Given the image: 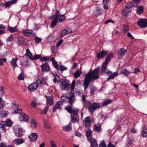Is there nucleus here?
Segmentation results:
<instances>
[{
  "label": "nucleus",
  "mask_w": 147,
  "mask_h": 147,
  "mask_svg": "<svg viewBox=\"0 0 147 147\" xmlns=\"http://www.w3.org/2000/svg\"><path fill=\"white\" fill-rule=\"evenodd\" d=\"M76 101L75 96H70L67 102L70 104L68 105L65 108L66 110L71 114V122L73 123L78 122L79 121V118L78 115V113L79 110L77 108H72L73 104Z\"/></svg>",
  "instance_id": "obj_1"
},
{
  "label": "nucleus",
  "mask_w": 147,
  "mask_h": 147,
  "mask_svg": "<svg viewBox=\"0 0 147 147\" xmlns=\"http://www.w3.org/2000/svg\"><path fill=\"white\" fill-rule=\"evenodd\" d=\"M99 70V68L97 67L94 71H90L86 75L85 80L83 84L85 91L88 88L91 80H96L99 78L98 72Z\"/></svg>",
  "instance_id": "obj_2"
},
{
  "label": "nucleus",
  "mask_w": 147,
  "mask_h": 147,
  "mask_svg": "<svg viewBox=\"0 0 147 147\" xmlns=\"http://www.w3.org/2000/svg\"><path fill=\"white\" fill-rule=\"evenodd\" d=\"M53 103V100L52 97L51 96H48L47 97V104L43 110L41 111V114L46 115L49 109L48 104L51 105Z\"/></svg>",
  "instance_id": "obj_3"
},
{
  "label": "nucleus",
  "mask_w": 147,
  "mask_h": 147,
  "mask_svg": "<svg viewBox=\"0 0 147 147\" xmlns=\"http://www.w3.org/2000/svg\"><path fill=\"white\" fill-rule=\"evenodd\" d=\"M59 84L62 90H68L69 89V84L64 80H61L59 81Z\"/></svg>",
  "instance_id": "obj_4"
},
{
  "label": "nucleus",
  "mask_w": 147,
  "mask_h": 147,
  "mask_svg": "<svg viewBox=\"0 0 147 147\" xmlns=\"http://www.w3.org/2000/svg\"><path fill=\"white\" fill-rule=\"evenodd\" d=\"M100 107V105L99 103L94 102L92 104L90 105L88 107V109L90 112L93 113L96 109L99 108Z\"/></svg>",
  "instance_id": "obj_5"
},
{
  "label": "nucleus",
  "mask_w": 147,
  "mask_h": 147,
  "mask_svg": "<svg viewBox=\"0 0 147 147\" xmlns=\"http://www.w3.org/2000/svg\"><path fill=\"white\" fill-rule=\"evenodd\" d=\"M22 32L26 37H32L34 36L35 35L33 31L27 29L23 30L22 31Z\"/></svg>",
  "instance_id": "obj_6"
},
{
  "label": "nucleus",
  "mask_w": 147,
  "mask_h": 147,
  "mask_svg": "<svg viewBox=\"0 0 147 147\" xmlns=\"http://www.w3.org/2000/svg\"><path fill=\"white\" fill-rule=\"evenodd\" d=\"M108 64L103 63H102L101 69V74L103 75L104 74H110L111 73V72L107 68Z\"/></svg>",
  "instance_id": "obj_7"
},
{
  "label": "nucleus",
  "mask_w": 147,
  "mask_h": 147,
  "mask_svg": "<svg viewBox=\"0 0 147 147\" xmlns=\"http://www.w3.org/2000/svg\"><path fill=\"white\" fill-rule=\"evenodd\" d=\"M14 131L15 135L18 137H21L23 135L22 129L17 127H14Z\"/></svg>",
  "instance_id": "obj_8"
},
{
  "label": "nucleus",
  "mask_w": 147,
  "mask_h": 147,
  "mask_svg": "<svg viewBox=\"0 0 147 147\" xmlns=\"http://www.w3.org/2000/svg\"><path fill=\"white\" fill-rule=\"evenodd\" d=\"M38 85V82L37 81L34 82L29 85L28 89L30 92H33L37 88Z\"/></svg>",
  "instance_id": "obj_9"
},
{
  "label": "nucleus",
  "mask_w": 147,
  "mask_h": 147,
  "mask_svg": "<svg viewBox=\"0 0 147 147\" xmlns=\"http://www.w3.org/2000/svg\"><path fill=\"white\" fill-rule=\"evenodd\" d=\"M137 24L138 26H139L143 28L147 27V19H140L137 21Z\"/></svg>",
  "instance_id": "obj_10"
},
{
  "label": "nucleus",
  "mask_w": 147,
  "mask_h": 147,
  "mask_svg": "<svg viewBox=\"0 0 147 147\" xmlns=\"http://www.w3.org/2000/svg\"><path fill=\"white\" fill-rule=\"evenodd\" d=\"M91 120V117H87L84 118L83 120V125L86 127H89L90 126Z\"/></svg>",
  "instance_id": "obj_11"
},
{
  "label": "nucleus",
  "mask_w": 147,
  "mask_h": 147,
  "mask_svg": "<svg viewBox=\"0 0 147 147\" xmlns=\"http://www.w3.org/2000/svg\"><path fill=\"white\" fill-rule=\"evenodd\" d=\"M108 53L107 51L102 50L100 52L97 53L96 56L98 59L102 58L106 56Z\"/></svg>",
  "instance_id": "obj_12"
},
{
  "label": "nucleus",
  "mask_w": 147,
  "mask_h": 147,
  "mask_svg": "<svg viewBox=\"0 0 147 147\" xmlns=\"http://www.w3.org/2000/svg\"><path fill=\"white\" fill-rule=\"evenodd\" d=\"M16 2V1L15 0H12L11 1L7 2L4 3L2 4L1 6L7 8L9 7L13 4L15 3Z\"/></svg>",
  "instance_id": "obj_13"
},
{
  "label": "nucleus",
  "mask_w": 147,
  "mask_h": 147,
  "mask_svg": "<svg viewBox=\"0 0 147 147\" xmlns=\"http://www.w3.org/2000/svg\"><path fill=\"white\" fill-rule=\"evenodd\" d=\"M42 70L43 72H48L49 70V66L48 63L46 62L41 66Z\"/></svg>",
  "instance_id": "obj_14"
},
{
  "label": "nucleus",
  "mask_w": 147,
  "mask_h": 147,
  "mask_svg": "<svg viewBox=\"0 0 147 147\" xmlns=\"http://www.w3.org/2000/svg\"><path fill=\"white\" fill-rule=\"evenodd\" d=\"M72 32V31L71 28H66L62 31L60 36L61 37H63L66 35L71 33Z\"/></svg>",
  "instance_id": "obj_15"
},
{
  "label": "nucleus",
  "mask_w": 147,
  "mask_h": 147,
  "mask_svg": "<svg viewBox=\"0 0 147 147\" xmlns=\"http://www.w3.org/2000/svg\"><path fill=\"white\" fill-rule=\"evenodd\" d=\"M38 137V135L36 133H32L30 136H28V138L31 141L35 142Z\"/></svg>",
  "instance_id": "obj_16"
},
{
  "label": "nucleus",
  "mask_w": 147,
  "mask_h": 147,
  "mask_svg": "<svg viewBox=\"0 0 147 147\" xmlns=\"http://www.w3.org/2000/svg\"><path fill=\"white\" fill-rule=\"evenodd\" d=\"M96 9L94 11V14L96 16H97L100 15L102 12V10L98 6L96 7Z\"/></svg>",
  "instance_id": "obj_17"
},
{
  "label": "nucleus",
  "mask_w": 147,
  "mask_h": 147,
  "mask_svg": "<svg viewBox=\"0 0 147 147\" xmlns=\"http://www.w3.org/2000/svg\"><path fill=\"white\" fill-rule=\"evenodd\" d=\"M126 51V49L123 48H121L118 50L117 54L119 57H121L124 55Z\"/></svg>",
  "instance_id": "obj_18"
},
{
  "label": "nucleus",
  "mask_w": 147,
  "mask_h": 147,
  "mask_svg": "<svg viewBox=\"0 0 147 147\" xmlns=\"http://www.w3.org/2000/svg\"><path fill=\"white\" fill-rule=\"evenodd\" d=\"M113 54L112 53H109L107 56L105 61L103 62L108 64V63L111 61V58H113Z\"/></svg>",
  "instance_id": "obj_19"
},
{
  "label": "nucleus",
  "mask_w": 147,
  "mask_h": 147,
  "mask_svg": "<svg viewBox=\"0 0 147 147\" xmlns=\"http://www.w3.org/2000/svg\"><path fill=\"white\" fill-rule=\"evenodd\" d=\"M90 142L91 146H95V147H98V145L97 143L96 140L94 138H92L88 140Z\"/></svg>",
  "instance_id": "obj_20"
},
{
  "label": "nucleus",
  "mask_w": 147,
  "mask_h": 147,
  "mask_svg": "<svg viewBox=\"0 0 147 147\" xmlns=\"http://www.w3.org/2000/svg\"><path fill=\"white\" fill-rule=\"evenodd\" d=\"M13 142L15 144L18 145L23 143L25 141L23 138H19L15 139Z\"/></svg>",
  "instance_id": "obj_21"
},
{
  "label": "nucleus",
  "mask_w": 147,
  "mask_h": 147,
  "mask_svg": "<svg viewBox=\"0 0 147 147\" xmlns=\"http://www.w3.org/2000/svg\"><path fill=\"white\" fill-rule=\"evenodd\" d=\"M66 17L64 15H59V16L56 18L59 22H63L65 19Z\"/></svg>",
  "instance_id": "obj_22"
},
{
  "label": "nucleus",
  "mask_w": 147,
  "mask_h": 147,
  "mask_svg": "<svg viewBox=\"0 0 147 147\" xmlns=\"http://www.w3.org/2000/svg\"><path fill=\"white\" fill-rule=\"evenodd\" d=\"M72 128L71 123H69L68 125L64 126L63 129L66 131H71Z\"/></svg>",
  "instance_id": "obj_23"
},
{
  "label": "nucleus",
  "mask_w": 147,
  "mask_h": 147,
  "mask_svg": "<svg viewBox=\"0 0 147 147\" xmlns=\"http://www.w3.org/2000/svg\"><path fill=\"white\" fill-rule=\"evenodd\" d=\"M17 59V58H13L11 60L10 63V65L13 67L14 69L16 67L18 66L16 64Z\"/></svg>",
  "instance_id": "obj_24"
},
{
  "label": "nucleus",
  "mask_w": 147,
  "mask_h": 147,
  "mask_svg": "<svg viewBox=\"0 0 147 147\" xmlns=\"http://www.w3.org/2000/svg\"><path fill=\"white\" fill-rule=\"evenodd\" d=\"M92 131L89 129H87L86 130V135L88 140L92 138Z\"/></svg>",
  "instance_id": "obj_25"
},
{
  "label": "nucleus",
  "mask_w": 147,
  "mask_h": 147,
  "mask_svg": "<svg viewBox=\"0 0 147 147\" xmlns=\"http://www.w3.org/2000/svg\"><path fill=\"white\" fill-rule=\"evenodd\" d=\"M7 29L9 32L11 33L15 32L18 31V30L17 28V26H15L14 27L9 26L7 28Z\"/></svg>",
  "instance_id": "obj_26"
},
{
  "label": "nucleus",
  "mask_w": 147,
  "mask_h": 147,
  "mask_svg": "<svg viewBox=\"0 0 147 147\" xmlns=\"http://www.w3.org/2000/svg\"><path fill=\"white\" fill-rule=\"evenodd\" d=\"M69 96L67 94H63L61 97V99L62 102H67Z\"/></svg>",
  "instance_id": "obj_27"
},
{
  "label": "nucleus",
  "mask_w": 147,
  "mask_h": 147,
  "mask_svg": "<svg viewBox=\"0 0 147 147\" xmlns=\"http://www.w3.org/2000/svg\"><path fill=\"white\" fill-rule=\"evenodd\" d=\"M5 123L4 121H2L0 122V129L2 132H3L5 129Z\"/></svg>",
  "instance_id": "obj_28"
},
{
  "label": "nucleus",
  "mask_w": 147,
  "mask_h": 147,
  "mask_svg": "<svg viewBox=\"0 0 147 147\" xmlns=\"http://www.w3.org/2000/svg\"><path fill=\"white\" fill-rule=\"evenodd\" d=\"M21 118L23 120L28 121L29 118V117L25 113H22L20 115Z\"/></svg>",
  "instance_id": "obj_29"
},
{
  "label": "nucleus",
  "mask_w": 147,
  "mask_h": 147,
  "mask_svg": "<svg viewBox=\"0 0 147 147\" xmlns=\"http://www.w3.org/2000/svg\"><path fill=\"white\" fill-rule=\"evenodd\" d=\"M94 130L96 132H99L101 130V125L100 123L95 125L94 126Z\"/></svg>",
  "instance_id": "obj_30"
},
{
  "label": "nucleus",
  "mask_w": 147,
  "mask_h": 147,
  "mask_svg": "<svg viewBox=\"0 0 147 147\" xmlns=\"http://www.w3.org/2000/svg\"><path fill=\"white\" fill-rule=\"evenodd\" d=\"M144 8L142 6H138L137 8V13L138 14H140L143 11Z\"/></svg>",
  "instance_id": "obj_31"
},
{
  "label": "nucleus",
  "mask_w": 147,
  "mask_h": 147,
  "mask_svg": "<svg viewBox=\"0 0 147 147\" xmlns=\"http://www.w3.org/2000/svg\"><path fill=\"white\" fill-rule=\"evenodd\" d=\"M36 81L38 82L41 84H44L46 83L45 80L41 77H39L37 79Z\"/></svg>",
  "instance_id": "obj_32"
},
{
  "label": "nucleus",
  "mask_w": 147,
  "mask_h": 147,
  "mask_svg": "<svg viewBox=\"0 0 147 147\" xmlns=\"http://www.w3.org/2000/svg\"><path fill=\"white\" fill-rule=\"evenodd\" d=\"M141 135L143 137H146L147 136V127H144L142 130Z\"/></svg>",
  "instance_id": "obj_33"
},
{
  "label": "nucleus",
  "mask_w": 147,
  "mask_h": 147,
  "mask_svg": "<svg viewBox=\"0 0 147 147\" xmlns=\"http://www.w3.org/2000/svg\"><path fill=\"white\" fill-rule=\"evenodd\" d=\"M63 104L61 101H57L56 104L55 106L58 109H62V107L63 106Z\"/></svg>",
  "instance_id": "obj_34"
},
{
  "label": "nucleus",
  "mask_w": 147,
  "mask_h": 147,
  "mask_svg": "<svg viewBox=\"0 0 147 147\" xmlns=\"http://www.w3.org/2000/svg\"><path fill=\"white\" fill-rule=\"evenodd\" d=\"M118 73L117 71H116L113 73L111 74V75L107 78V80H109L110 79H113L118 74Z\"/></svg>",
  "instance_id": "obj_35"
},
{
  "label": "nucleus",
  "mask_w": 147,
  "mask_h": 147,
  "mask_svg": "<svg viewBox=\"0 0 147 147\" xmlns=\"http://www.w3.org/2000/svg\"><path fill=\"white\" fill-rule=\"evenodd\" d=\"M112 102V100L110 99H108L106 100H105L103 102L102 104V106H106L107 105L111 103Z\"/></svg>",
  "instance_id": "obj_36"
},
{
  "label": "nucleus",
  "mask_w": 147,
  "mask_h": 147,
  "mask_svg": "<svg viewBox=\"0 0 147 147\" xmlns=\"http://www.w3.org/2000/svg\"><path fill=\"white\" fill-rule=\"evenodd\" d=\"M90 95H92L94 93L96 90V87L92 86L90 87Z\"/></svg>",
  "instance_id": "obj_37"
},
{
  "label": "nucleus",
  "mask_w": 147,
  "mask_h": 147,
  "mask_svg": "<svg viewBox=\"0 0 147 147\" xmlns=\"http://www.w3.org/2000/svg\"><path fill=\"white\" fill-rule=\"evenodd\" d=\"M30 123L31 124V127L34 128L36 127V121L33 119H31L30 121Z\"/></svg>",
  "instance_id": "obj_38"
},
{
  "label": "nucleus",
  "mask_w": 147,
  "mask_h": 147,
  "mask_svg": "<svg viewBox=\"0 0 147 147\" xmlns=\"http://www.w3.org/2000/svg\"><path fill=\"white\" fill-rule=\"evenodd\" d=\"M134 6L133 3L132 2H130L127 3L125 6V8L126 9L131 8Z\"/></svg>",
  "instance_id": "obj_39"
},
{
  "label": "nucleus",
  "mask_w": 147,
  "mask_h": 147,
  "mask_svg": "<svg viewBox=\"0 0 147 147\" xmlns=\"http://www.w3.org/2000/svg\"><path fill=\"white\" fill-rule=\"evenodd\" d=\"M5 123V126L8 127H10L12 124V121L9 119H8L6 120Z\"/></svg>",
  "instance_id": "obj_40"
},
{
  "label": "nucleus",
  "mask_w": 147,
  "mask_h": 147,
  "mask_svg": "<svg viewBox=\"0 0 147 147\" xmlns=\"http://www.w3.org/2000/svg\"><path fill=\"white\" fill-rule=\"evenodd\" d=\"M121 73L126 76H128L129 73V71L126 69L121 71Z\"/></svg>",
  "instance_id": "obj_41"
},
{
  "label": "nucleus",
  "mask_w": 147,
  "mask_h": 147,
  "mask_svg": "<svg viewBox=\"0 0 147 147\" xmlns=\"http://www.w3.org/2000/svg\"><path fill=\"white\" fill-rule=\"evenodd\" d=\"M41 57V55L36 54L34 56H33L31 57H30V59L32 60H36L39 58L40 59Z\"/></svg>",
  "instance_id": "obj_42"
},
{
  "label": "nucleus",
  "mask_w": 147,
  "mask_h": 147,
  "mask_svg": "<svg viewBox=\"0 0 147 147\" xmlns=\"http://www.w3.org/2000/svg\"><path fill=\"white\" fill-rule=\"evenodd\" d=\"M54 19L51 22L50 25V27L52 28L54 27L55 26L57 22H58L56 18Z\"/></svg>",
  "instance_id": "obj_43"
},
{
  "label": "nucleus",
  "mask_w": 147,
  "mask_h": 147,
  "mask_svg": "<svg viewBox=\"0 0 147 147\" xmlns=\"http://www.w3.org/2000/svg\"><path fill=\"white\" fill-rule=\"evenodd\" d=\"M81 73V71L79 70H77L75 73L74 76L75 78H78L80 77Z\"/></svg>",
  "instance_id": "obj_44"
},
{
  "label": "nucleus",
  "mask_w": 147,
  "mask_h": 147,
  "mask_svg": "<svg viewBox=\"0 0 147 147\" xmlns=\"http://www.w3.org/2000/svg\"><path fill=\"white\" fill-rule=\"evenodd\" d=\"M59 12L58 10H56L54 15L53 16H52L51 17H50V18L51 19H53L57 18L59 15Z\"/></svg>",
  "instance_id": "obj_45"
},
{
  "label": "nucleus",
  "mask_w": 147,
  "mask_h": 147,
  "mask_svg": "<svg viewBox=\"0 0 147 147\" xmlns=\"http://www.w3.org/2000/svg\"><path fill=\"white\" fill-rule=\"evenodd\" d=\"M19 42L22 44H23L25 42V38L22 37H20L18 38Z\"/></svg>",
  "instance_id": "obj_46"
},
{
  "label": "nucleus",
  "mask_w": 147,
  "mask_h": 147,
  "mask_svg": "<svg viewBox=\"0 0 147 147\" xmlns=\"http://www.w3.org/2000/svg\"><path fill=\"white\" fill-rule=\"evenodd\" d=\"M54 78L53 79V82L54 83H56V82H58L59 83V82L60 81V80H59V76H55L54 75Z\"/></svg>",
  "instance_id": "obj_47"
},
{
  "label": "nucleus",
  "mask_w": 147,
  "mask_h": 147,
  "mask_svg": "<svg viewBox=\"0 0 147 147\" xmlns=\"http://www.w3.org/2000/svg\"><path fill=\"white\" fill-rule=\"evenodd\" d=\"M59 69L60 71H63L67 69V68L62 65H59Z\"/></svg>",
  "instance_id": "obj_48"
},
{
  "label": "nucleus",
  "mask_w": 147,
  "mask_h": 147,
  "mask_svg": "<svg viewBox=\"0 0 147 147\" xmlns=\"http://www.w3.org/2000/svg\"><path fill=\"white\" fill-rule=\"evenodd\" d=\"M44 127L46 129H50L51 127V125L48 124L47 122L45 121H44Z\"/></svg>",
  "instance_id": "obj_49"
},
{
  "label": "nucleus",
  "mask_w": 147,
  "mask_h": 147,
  "mask_svg": "<svg viewBox=\"0 0 147 147\" xmlns=\"http://www.w3.org/2000/svg\"><path fill=\"white\" fill-rule=\"evenodd\" d=\"M129 11L128 10V9H126L125 8V9H124L122 12V14L124 16H126L127 14L129 13Z\"/></svg>",
  "instance_id": "obj_50"
},
{
  "label": "nucleus",
  "mask_w": 147,
  "mask_h": 147,
  "mask_svg": "<svg viewBox=\"0 0 147 147\" xmlns=\"http://www.w3.org/2000/svg\"><path fill=\"white\" fill-rule=\"evenodd\" d=\"M22 110L21 109H17L13 111V113L14 114L20 113L22 112Z\"/></svg>",
  "instance_id": "obj_51"
},
{
  "label": "nucleus",
  "mask_w": 147,
  "mask_h": 147,
  "mask_svg": "<svg viewBox=\"0 0 147 147\" xmlns=\"http://www.w3.org/2000/svg\"><path fill=\"white\" fill-rule=\"evenodd\" d=\"M8 113L6 111H3L1 114L2 117H6L8 115Z\"/></svg>",
  "instance_id": "obj_52"
},
{
  "label": "nucleus",
  "mask_w": 147,
  "mask_h": 147,
  "mask_svg": "<svg viewBox=\"0 0 147 147\" xmlns=\"http://www.w3.org/2000/svg\"><path fill=\"white\" fill-rule=\"evenodd\" d=\"M26 55L30 57H32V53L30 52L29 49H27L26 50Z\"/></svg>",
  "instance_id": "obj_53"
},
{
  "label": "nucleus",
  "mask_w": 147,
  "mask_h": 147,
  "mask_svg": "<svg viewBox=\"0 0 147 147\" xmlns=\"http://www.w3.org/2000/svg\"><path fill=\"white\" fill-rule=\"evenodd\" d=\"M129 30V28L127 26L123 25V31L125 33H126Z\"/></svg>",
  "instance_id": "obj_54"
},
{
  "label": "nucleus",
  "mask_w": 147,
  "mask_h": 147,
  "mask_svg": "<svg viewBox=\"0 0 147 147\" xmlns=\"http://www.w3.org/2000/svg\"><path fill=\"white\" fill-rule=\"evenodd\" d=\"M24 79V76L23 74L21 73L18 76V79L19 80H23Z\"/></svg>",
  "instance_id": "obj_55"
},
{
  "label": "nucleus",
  "mask_w": 147,
  "mask_h": 147,
  "mask_svg": "<svg viewBox=\"0 0 147 147\" xmlns=\"http://www.w3.org/2000/svg\"><path fill=\"white\" fill-rule=\"evenodd\" d=\"M6 59L5 58H0V65H4L3 62H6Z\"/></svg>",
  "instance_id": "obj_56"
},
{
  "label": "nucleus",
  "mask_w": 147,
  "mask_h": 147,
  "mask_svg": "<svg viewBox=\"0 0 147 147\" xmlns=\"http://www.w3.org/2000/svg\"><path fill=\"white\" fill-rule=\"evenodd\" d=\"M5 89V88L4 87L2 86H0V92L1 94V95H3Z\"/></svg>",
  "instance_id": "obj_57"
},
{
  "label": "nucleus",
  "mask_w": 147,
  "mask_h": 147,
  "mask_svg": "<svg viewBox=\"0 0 147 147\" xmlns=\"http://www.w3.org/2000/svg\"><path fill=\"white\" fill-rule=\"evenodd\" d=\"M41 38L36 36L34 38V40L37 43H39L41 41Z\"/></svg>",
  "instance_id": "obj_58"
},
{
  "label": "nucleus",
  "mask_w": 147,
  "mask_h": 147,
  "mask_svg": "<svg viewBox=\"0 0 147 147\" xmlns=\"http://www.w3.org/2000/svg\"><path fill=\"white\" fill-rule=\"evenodd\" d=\"M31 106L33 108L35 107L37 105V104L35 101L32 100L31 104Z\"/></svg>",
  "instance_id": "obj_59"
},
{
  "label": "nucleus",
  "mask_w": 147,
  "mask_h": 147,
  "mask_svg": "<svg viewBox=\"0 0 147 147\" xmlns=\"http://www.w3.org/2000/svg\"><path fill=\"white\" fill-rule=\"evenodd\" d=\"M13 39V36L11 35L9 36V37L7 38L6 40L7 42H10Z\"/></svg>",
  "instance_id": "obj_60"
},
{
  "label": "nucleus",
  "mask_w": 147,
  "mask_h": 147,
  "mask_svg": "<svg viewBox=\"0 0 147 147\" xmlns=\"http://www.w3.org/2000/svg\"><path fill=\"white\" fill-rule=\"evenodd\" d=\"M50 58L49 57H45L42 58H40V61H45L48 60Z\"/></svg>",
  "instance_id": "obj_61"
},
{
  "label": "nucleus",
  "mask_w": 147,
  "mask_h": 147,
  "mask_svg": "<svg viewBox=\"0 0 147 147\" xmlns=\"http://www.w3.org/2000/svg\"><path fill=\"white\" fill-rule=\"evenodd\" d=\"M50 144L51 147H57L53 140H51L50 141Z\"/></svg>",
  "instance_id": "obj_62"
},
{
  "label": "nucleus",
  "mask_w": 147,
  "mask_h": 147,
  "mask_svg": "<svg viewBox=\"0 0 147 147\" xmlns=\"http://www.w3.org/2000/svg\"><path fill=\"white\" fill-rule=\"evenodd\" d=\"M74 88H71V92H70V94L71 96H75V94L74 93Z\"/></svg>",
  "instance_id": "obj_63"
},
{
  "label": "nucleus",
  "mask_w": 147,
  "mask_h": 147,
  "mask_svg": "<svg viewBox=\"0 0 147 147\" xmlns=\"http://www.w3.org/2000/svg\"><path fill=\"white\" fill-rule=\"evenodd\" d=\"M53 64L54 66V67H55L57 69H59V65H58V64L56 61L54 62V63H53Z\"/></svg>",
  "instance_id": "obj_64"
}]
</instances>
